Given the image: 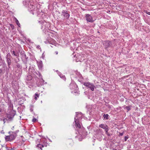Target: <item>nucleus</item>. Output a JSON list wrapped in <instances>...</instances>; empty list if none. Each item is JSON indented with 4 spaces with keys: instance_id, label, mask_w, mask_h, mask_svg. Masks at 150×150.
I'll use <instances>...</instances> for the list:
<instances>
[{
    "instance_id": "obj_1",
    "label": "nucleus",
    "mask_w": 150,
    "mask_h": 150,
    "mask_svg": "<svg viewBox=\"0 0 150 150\" xmlns=\"http://www.w3.org/2000/svg\"><path fill=\"white\" fill-rule=\"evenodd\" d=\"M76 116L74 117V122L75 126L78 129V132L80 135H84V129L82 127H81L79 121L82 118L83 115L81 112H76Z\"/></svg>"
},
{
    "instance_id": "obj_2",
    "label": "nucleus",
    "mask_w": 150,
    "mask_h": 150,
    "mask_svg": "<svg viewBox=\"0 0 150 150\" xmlns=\"http://www.w3.org/2000/svg\"><path fill=\"white\" fill-rule=\"evenodd\" d=\"M23 4L26 6H28V10L33 15L36 13H38V14L41 11L39 8H38L37 7L35 8V6L31 4L30 2H28L27 1H23Z\"/></svg>"
},
{
    "instance_id": "obj_3",
    "label": "nucleus",
    "mask_w": 150,
    "mask_h": 150,
    "mask_svg": "<svg viewBox=\"0 0 150 150\" xmlns=\"http://www.w3.org/2000/svg\"><path fill=\"white\" fill-rule=\"evenodd\" d=\"M16 136V134L15 132H12L9 136L6 137L5 139L6 141H11L15 139Z\"/></svg>"
},
{
    "instance_id": "obj_4",
    "label": "nucleus",
    "mask_w": 150,
    "mask_h": 150,
    "mask_svg": "<svg viewBox=\"0 0 150 150\" xmlns=\"http://www.w3.org/2000/svg\"><path fill=\"white\" fill-rule=\"evenodd\" d=\"M69 87L71 90H74V91L71 92L72 93L74 92L76 93V91L78 89V86L76 83L73 82L71 83L70 84Z\"/></svg>"
},
{
    "instance_id": "obj_5",
    "label": "nucleus",
    "mask_w": 150,
    "mask_h": 150,
    "mask_svg": "<svg viewBox=\"0 0 150 150\" xmlns=\"http://www.w3.org/2000/svg\"><path fill=\"white\" fill-rule=\"evenodd\" d=\"M103 132L102 129H99L97 130V137L98 139H101L103 138Z\"/></svg>"
},
{
    "instance_id": "obj_6",
    "label": "nucleus",
    "mask_w": 150,
    "mask_h": 150,
    "mask_svg": "<svg viewBox=\"0 0 150 150\" xmlns=\"http://www.w3.org/2000/svg\"><path fill=\"white\" fill-rule=\"evenodd\" d=\"M84 85L90 88L92 91H94L95 86L93 83L88 82L84 83Z\"/></svg>"
},
{
    "instance_id": "obj_7",
    "label": "nucleus",
    "mask_w": 150,
    "mask_h": 150,
    "mask_svg": "<svg viewBox=\"0 0 150 150\" xmlns=\"http://www.w3.org/2000/svg\"><path fill=\"white\" fill-rule=\"evenodd\" d=\"M42 142H43V144L41 145L40 144H38L37 145V146L40 148L41 150H42V148L44 146L46 147L47 146V139L45 138L43 139L42 140Z\"/></svg>"
},
{
    "instance_id": "obj_8",
    "label": "nucleus",
    "mask_w": 150,
    "mask_h": 150,
    "mask_svg": "<svg viewBox=\"0 0 150 150\" xmlns=\"http://www.w3.org/2000/svg\"><path fill=\"white\" fill-rule=\"evenodd\" d=\"M85 18L88 22L92 23L94 21L92 16L88 14L86 15Z\"/></svg>"
},
{
    "instance_id": "obj_9",
    "label": "nucleus",
    "mask_w": 150,
    "mask_h": 150,
    "mask_svg": "<svg viewBox=\"0 0 150 150\" xmlns=\"http://www.w3.org/2000/svg\"><path fill=\"white\" fill-rule=\"evenodd\" d=\"M103 44L105 46L106 49H108L112 45L111 42L109 41H105L103 43Z\"/></svg>"
},
{
    "instance_id": "obj_10",
    "label": "nucleus",
    "mask_w": 150,
    "mask_h": 150,
    "mask_svg": "<svg viewBox=\"0 0 150 150\" xmlns=\"http://www.w3.org/2000/svg\"><path fill=\"white\" fill-rule=\"evenodd\" d=\"M49 25V24L47 23L45 21L42 22V25L41 28L42 29H45L47 30L48 29V26Z\"/></svg>"
},
{
    "instance_id": "obj_11",
    "label": "nucleus",
    "mask_w": 150,
    "mask_h": 150,
    "mask_svg": "<svg viewBox=\"0 0 150 150\" xmlns=\"http://www.w3.org/2000/svg\"><path fill=\"white\" fill-rule=\"evenodd\" d=\"M67 11H66L63 10L62 11V15L63 16L66 18H68L69 16V14L67 13Z\"/></svg>"
},
{
    "instance_id": "obj_12",
    "label": "nucleus",
    "mask_w": 150,
    "mask_h": 150,
    "mask_svg": "<svg viewBox=\"0 0 150 150\" xmlns=\"http://www.w3.org/2000/svg\"><path fill=\"white\" fill-rule=\"evenodd\" d=\"M16 112L15 111H11V114L8 115V117L9 119H12L15 115Z\"/></svg>"
},
{
    "instance_id": "obj_13",
    "label": "nucleus",
    "mask_w": 150,
    "mask_h": 150,
    "mask_svg": "<svg viewBox=\"0 0 150 150\" xmlns=\"http://www.w3.org/2000/svg\"><path fill=\"white\" fill-rule=\"evenodd\" d=\"M38 66L39 69H41L43 66L42 62L40 61L37 62Z\"/></svg>"
},
{
    "instance_id": "obj_14",
    "label": "nucleus",
    "mask_w": 150,
    "mask_h": 150,
    "mask_svg": "<svg viewBox=\"0 0 150 150\" xmlns=\"http://www.w3.org/2000/svg\"><path fill=\"white\" fill-rule=\"evenodd\" d=\"M99 127L105 130L108 128L107 125L104 124H100L99 125Z\"/></svg>"
},
{
    "instance_id": "obj_15",
    "label": "nucleus",
    "mask_w": 150,
    "mask_h": 150,
    "mask_svg": "<svg viewBox=\"0 0 150 150\" xmlns=\"http://www.w3.org/2000/svg\"><path fill=\"white\" fill-rule=\"evenodd\" d=\"M58 74L61 78L63 80H65L66 78L64 76L62 75L60 72H58Z\"/></svg>"
},
{
    "instance_id": "obj_16",
    "label": "nucleus",
    "mask_w": 150,
    "mask_h": 150,
    "mask_svg": "<svg viewBox=\"0 0 150 150\" xmlns=\"http://www.w3.org/2000/svg\"><path fill=\"white\" fill-rule=\"evenodd\" d=\"M6 62H7L8 66L9 67V66L11 64V58H6Z\"/></svg>"
},
{
    "instance_id": "obj_17",
    "label": "nucleus",
    "mask_w": 150,
    "mask_h": 150,
    "mask_svg": "<svg viewBox=\"0 0 150 150\" xmlns=\"http://www.w3.org/2000/svg\"><path fill=\"white\" fill-rule=\"evenodd\" d=\"M21 58H25L26 55L24 53V52H22L21 53Z\"/></svg>"
},
{
    "instance_id": "obj_18",
    "label": "nucleus",
    "mask_w": 150,
    "mask_h": 150,
    "mask_svg": "<svg viewBox=\"0 0 150 150\" xmlns=\"http://www.w3.org/2000/svg\"><path fill=\"white\" fill-rule=\"evenodd\" d=\"M109 116L108 114H104L103 115V118L104 119H108L109 118Z\"/></svg>"
},
{
    "instance_id": "obj_19",
    "label": "nucleus",
    "mask_w": 150,
    "mask_h": 150,
    "mask_svg": "<svg viewBox=\"0 0 150 150\" xmlns=\"http://www.w3.org/2000/svg\"><path fill=\"white\" fill-rule=\"evenodd\" d=\"M39 95L37 93H35V95L34 96V99L35 100H37V98H38L39 97Z\"/></svg>"
},
{
    "instance_id": "obj_20",
    "label": "nucleus",
    "mask_w": 150,
    "mask_h": 150,
    "mask_svg": "<svg viewBox=\"0 0 150 150\" xmlns=\"http://www.w3.org/2000/svg\"><path fill=\"white\" fill-rule=\"evenodd\" d=\"M108 128L107 129H106L105 130V133L108 136H110V134L108 133Z\"/></svg>"
},
{
    "instance_id": "obj_21",
    "label": "nucleus",
    "mask_w": 150,
    "mask_h": 150,
    "mask_svg": "<svg viewBox=\"0 0 150 150\" xmlns=\"http://www.w3.org/2000/svg\"><path fill=\"white\" fill-rule=\"evenodd\" d=\"M16 23L17 24V25L18 26V27H20V24L19 23L18 21V20L16 19Z\"/></svg>"
},
{
    "instance_id": "obj_22",
    "label": "nucleus",
    "mask_w": 150,
    "mask_h": 150,
    "mask_svg": "<svg viewBox=\"0 0 150 150\" xmlns=\"http://www.w3.org/2000/svg\"><path fill=\"white\" fill-rule=\"evenodd\" d=\"M6 150H14L13 148H11L10 147H6Z\"/></svg>"
},
{
    "instance_id": "obj_23",
    "label": "nucleus",
    "mask_w": 150,
    "mask_h": 150,
    "mask_svg": "<svg viewBox=\"0 0 150 150\" xmlns=\"http://www.w3.org/2000/svg\"><path fill=\"white\" fill-rule=\"evenodd\" d=\"M125 109L127 110V111L131 109V107L130 106H126L125 107Z\"/></svg>"
},
{
    "instance_id": "obj_24",
    "label": "nucleus",
    "mask_w": 150,
    "mask_h": 150,
    "mask_svg": "<svg viewBox=\"0 0 150 150\" xmlns=\"http://www.w3.org/2000/svg\"><path fill=\"white\" fill-rule=\"evenodd\" d=\"M28 79L29 80H30L32 79V77L30 75H29L28 76Z\"/></svg>"
},
{
    "instance_id": "obj_25",
    "label": "nucleus",
    "mask_w": 150,
    "mask_h": 150,
    "mask_svg": "<svg viewBox=\"0 0 150 150\" xmlns=\"http://www.w3.org/2000/svg\"><path fill=\"white\" fill-rule=\"evenodd\" d=\"M40 82H42V83L41 85H43L44 84V82H45L43 80V79H42L40 80Z\"/></svg>"
},
{
    "instance_id": "obj_26",
    "label": "nucleus",
    "mask_w": 150,
    "mask_h": 150,
    "mask_svg": "<svg viewBox=\"0 0 150 150\" xmlns=\"http://www.w3.org/2000/svg\"><path fill=\"white\" fill-rule=\"evenodd\" d=\"M16 55H18V56H15L17 57H18L19 56V54L18 52H16Z\"/></svg>"
},
{
    "instance_id": "obj_27",
    "label": "nucleus",
    "mask_w": 150,
    "mask_h": 150,
    "mask_svg": "<svg viewBox=\"0 0 150 150\" xmlns=\"http://www.w3.org/2000/svg\"><path fill=\"white\" fill-rule=\"evenodd\" d=\"M129 138L128 136H125V141H126L127 139Z\"/></svg>"
},
{
    "instance_id": "obj_28",
    "label": "nucleus",
    "mask_w": 150,
    "mask_h": 150,
    "mask_svg": "<svg viewBox=\"0 0 150 150\" xmlns=\"http://www.w3.org/2000/svg\"><path fill=\"white\" fill-rule=\"evenodd\" d=\"M10 58V54L9 53H8L7 55H6V58Z\"/></svg>"
},
{
    "instance_id": "obj_29",
    "label": "nucleus",
    "mask_w": 150,
    "mask_h": 150,
    "mask_svg": "<svg viewBox=\"0 0 150 150\" xmlns=\"http://www.w3.org/2000/svg\"><path fill=\"white\" fill-rule=\"evenodd\" d=\"M37 120L35 118H33L32 120V121L33 122H36Z\"/></svg>"
},
{
    "instance_id": "obj_30",
    "label": "nucleus",
    "mask_w": 150,
    "mask_h": 150,
    "mask_svg": "<svg viewBox=\"0 0 150 150\" xmlns=\"http://www.w3.org/2000/svg\"><path fill=\"white\" fill-rule=\"evenodd\" d=\"M16 53V52L15 51H13L12 54H13V55L14 56H18L17 55H16V54H15Z\"/></svg>"
},
{
    "instance_id": "obj_31",
    "label": "nucleus",
    "mask_w": 150,
    "mask_h": 150,
    "mask_svg": "<svg viewBox=\"0 0 150 150\" xmlns=\"http://www.w3.org/2000/svg\"><path fill=\"white\" fill-rule=\"evenodd\" d=\"M10 25H11V26L12 29H13L14 28V25L12 24H11Z\"/></svg>"
},
{
    "instance_id": "obj_32",
    "label": "nucleus",
    "mask_w": 150,
    "mask_h": 150,
    "mask_svg": "<svg viewBox=\"0 0 150 150\" xmlns=\"http://www.w3.org/2000/svg\"><path fill=\"white\" fill-rule=\"evenodd\" d=\"M76 74H78V77H80L81 76V75H80V74H79V73L78 72V73H76Z\"/></svg>"
},
{
    "instance_id": "obj_33",
    "label": "nucleus",
    "mask_w": 150,
    "mask_h": 150,
    "mask_svg": "<svg viewBox=\"0 0 150 150\" xmlns=\"http://www.w3.org/2000/svg\"><path fill=\"white\" fill-rule=\"evenodd\" d=\"M123 132L122 133H120V136H122L123 134Z\"/></svg>"
},
{
    "instance_id": "obj_34",
    "label": "nucleus",
    "mask_w": 150,
    "mask_h": 150,
    "mask_svg": "<svg viewBox=\"0 0 150 150\" xmlns=\"http://www.w3.org/2000/svg\"><path fill=\"white\" fill-rule=\"evenodd\" d=\"M45 43H46L47 44L49 43V42L48 41H45Z\"/></svg>"
},
{
    "instance_id": "obj_35",
    "label": "nucleus",
    "mask_w": 150,
    "mask_h": 150,
    "mask_svg": "<svg viewBox=\"0 0 150 150\" xmlns=\"http://www.w3.org/2000/svg\"><path fill=\"white\" fill-rule=\"evenodd\" d=\"M2 70L1 69H0V74L2 73Z\"/></svg>"
},
{
    "instance_id": "obj_36",
    "label": "nucleus",
    "mask_w": 150,
    "mask_h": 150,
    "mask_svg": "<svg viewBox=\"0 0 150 150\" xmlns=\"http://www.w3.org/2000/svg\"><path fill=\"white\" fill-rule=\"evenodd\" d=\"M146 13L148 14V15H150V12H146Z\"/></svg>"
},
{
    "instance_id": "obj_37",
    "label": "nucleus",
    "mask_w": 150,
    "mask_h": 150,
    "mask_svg": "<svg viewBox=\"0 0 150 150\" xmlns=\"http://www.w3.org/2000/svg\"><path fill=\"white\" fill-rule=\"evenodd\" d=\"M14 129V127H12V130H13Z\"/></svg>"
},
{
    "instance_id": "obj_38",
    "label": "nucleus",
    "mask_w": 150,
    "mask_h": 150,
    "mask_svg": "<svg viewBox=\"0 0 150 150\" xmlns=\"http://www.w3.org/2000/svg\"><path fill=\"white\" fill-rule=\"evenodd\" d=\"M56 52V54H58V52Z\"/></svg>"
},
{
    "instance_id": "obj_39",
    "label": "nucleus",
    "mask_w": 150,
    "mask_h": 150,
    "mask_svg": "<svg viewBox=\"0 0 150 150\" xmlns=\"http://www.w3.org/2000/svg\"><path fill=\"white\" fill-rule=\"evenodd\" d=\"M42 58H43V57H44V56H43V54H42Z\"/></svg>"
},
{
    "instance_id": "obj_40",
    "label": "nucleus",
    "mask_w": 150,
    "mask_h": 150,
    "mask_svg": "<svg viewBox=\"0 0 150 150\" xmlns=\"http://www.w3.org/2000/svg\"><path fill=\"white\" fill-rule=\"evenodd\" d=\"M49 140L51 142H52V141L50 139H49Z\"/></svg>"
},
{
    "instance_id": "obj_41",
    "label": "nucleus",
    "mask_w": 150,
    "mask_h": 150,
    "mask_svg": "<svg viewBox=\"0 0 150 150\" xmlns=\"http://www.w3.org/2000/svg\"><path fill=\"white\" fill-rule=\"evenodd\" d=\"M39 47V46H37V48Z\"/></svg>"
},
{
    "instance_id": "obj_42",
    "label": "nucleus",
    "mask_w": 150,
    "mask_h": 150,
    "mask_svg": "<svg viewBox=\"0 0 150 150\" xmlns=\"http://www.w3.org/2000/svg\"><path fill=\"white\" fill-rule=\"evenodd\" d=\"M39 47V46H37V48Z\"/></svg>"
},
{
    "instance_id": "obj_43",
    "label": "nucleus",
    "mask_w": 150,
    "mask_h": 150,
    "mask_svg": "<svg viewBox=\"0 0 150 150\" xmlns=\"http://www.w3.org/2000/svg\"><path fill=\"white\" fill-rule=\"evenodd\" d=\"M113 150H117L116 149H113Z\"/></svg>"
},
{
    "instance_id": "obj_44",
    "label": "nucleus",
    "mask_w": 150,
    "mask_h": 150,
    "mask_svg": "<svg viewBox=\"0 0 150 150\" xmlns=\"http://www.w3.org/2000/svg\"><path fill=\"white\" fill-rule=\"evenodd\" d=\"M77 77H78L77 76H76V78H77Z\"/></svg>"
}]
</instances>
